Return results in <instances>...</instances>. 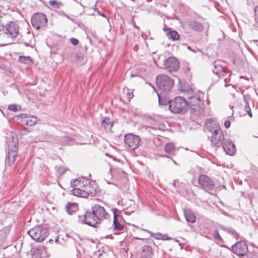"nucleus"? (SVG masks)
<instances>
[{
    "label": "nucleus",
    "mask_w": 258,
    "mask_h": 258,
    "mask_svg": "<svg viewBox=\"0 0 258 258\" xmlns=\"http://www.w3.org/2000/svg\"><path fill=\"white\" fill-rule=\"evenodd\" d=\"M206 124L207 129L212 133L210 139L211 145L216 148L221 147L226 139L224 138L220 126L216 122L210 119L206 120Z\"/></svg>",
    "instance_id": "1"
},
{
    "label": "nucleus",
    "mask_w": 258,
    "mask_h": 258,
    "mask_svg": "<svg viewBox=\"0 0 258 258\" xmlns=\"http://www.w3.org/2000/svg\"><path fill=\"white\" fill-rule=\"evenodd\" d=\"M71 191L74 196L87 198L90 195H94L96 190L94 187L91 186V184L88 180L83 179L82 182L77 185V186L73 188Z\"/></svg>",
    "instance_id": "2"
},
{
    "label": "nucleus",
    "mask_w": 258,
    "mask_h": 258,
    "mask_svg": "<svg viewBox=\"0 0 258 258\" xmlns=\"http://www.w3.org/2000/svg\"><path fill=\"white\" fill-rule=\"evenodd\" d=\"M8 155L6 162L9 166L14 163L18 154V139L14 133H10L8 142Z\"/></svg>",
    "instance_id": "3"
},
{
    "label": "nucleus",
    "mask_w": 258,
    "mask_h": 258,
    "mask_svg": "<svg viewBox=\"0 0 258 258\" xmlns=\"http://www.w3.org/2000/svg\"><path fill=\"white\" fill-rule=\"evenodd\" d=\"M20 27L15 22H10L5 25L0 23V31H3L10 43H13L20 35Z\"/></svg>",
    "instance_id": "4"
},
{
    "label": "nucleus",
    "mask_w": 258,
    "mask_h": 258,
    "mask_svg": "<svg viewBox=\"0 0 258 258\" xmlns=\"http://www.w3.org/2000/svg\"><path fill=\"white\" fill-rule=\"evenodd\" d=\"M201 104V99L197 94L188 97L187 105L190 107V111L192 114L199 115L204 112V109Z\"/></svg>",
    "instance_id": "5"
},
{
    "label": "nucleus",
    "mask_w": 258,
    "mask_h": 258,
    "mask_svg": "<svg viewBox=\"0 0 258 258\" xmlns=\"http://www.w3.org/2000/svg\"><path fill=\"white\" fill-rule=\"evenodd\" d=\"M156 84L160 90L166 92L172 88L173 81L168 76L160 75L156 78Z\"/></svg>",
    "instance_id": "6"
},
{
    "label": "nucleus",
    "mask_w": 258,
    "mask_h": 258,
    "mask_svg": "<svg viewBox=\"0 0 258 258\" xmlns=\"http://www.w3.org/2000/svg\"><path fill=\"white\" fill-rule=\"evenodd\" d=\"M187 105V101L181 97H177L170 103L169 109L176 113L185 111Z\"/></svg>",
    "instance_id": "7"
},
{
    "label": "nucleus",
    "mask_w": 258,
    "mask_h": 258,
    "mask_svg": "<svg viewBox=\"0 0 258 258\" xmlns=\"http://www.w3.org/2000/svg\"><path fill=\"white\" fill-rule=\"evenodd\" d=\"M28 233L33 239L38 242L43 241L48 236L47 229L41 226L35 227Z\"/></svg>",
    "instance_id": "8"
},
{
    "label": "nucleus",
    "mask_w": 258,
    "mask_h": 258,
    "mask_svg": "<svg viewBox=\"0 0 258 258\" xmlns=\"http://www.w3.org/2000/svg\"><path fill=\"white\" fill-rule=\"evenodd\" d=\"M198 183L199 187L206 191H209L215 187V183L213 179L205 174H201L199 176Z\"/></svg>",
    "instance_id": "9"
},
{
    "label": "nucleus",
    "mask_w": 258,
    "mask_h": 258,
    "mask_svg": "<svg viewBox=\"0 0 258 258\" xmlns=\"http://www.w3.org/2000/svg\"><path fill=\"white\" fill-rule=\"evenodd\" d=\"M124 141L125 145L129 149L135 150L139 146L140 138L138 136L129 134L124 136Z\"/></svg>",
    "instance_id": "10"
},
{
    "label": "nucleus",
    "mask_w": 258,
    "mask_h": 258,
    "mask_svg": "<svg viewBox=\"0 0 258 258\" xmlns=\"http://www.w3.org/2000/svg\"><path fill=\"white\" fill-rule=\"evenodd\" d=\"M234 253L239 256L245 255L248 251L247 244L244 241H239L232 246Z\"/></svg>",
    "instance_id": "11"
},
{
    "label": "nucleus",
    "mask_w": 258,
    "mask_h": 258,
    "mask_svg": "<svg viewBox=\"0 0 258 258\" xmlns=\"http://www.w3.org/2000/svg\"><path fill=\"white\" fill-rule=\"evenodd\" d=\"M118 210L116 208L112 209L113 213V230L114 234H117L118 232L121 231L124 228V225L121 222V217L117 215V212Z\"/></svg>",
    "instance_id": "12"
},
{
    "label": "nucleus",
    "mask_w": 258,
    "mask_h": 258,
    "mask_svg": "<svg viewBox=\"0 0 258 258\" xmlns=\"http://www.w3.org/2000/svg\"><path fill=\"white\" fill-rule=\"evenodd\" d=\"M165 68L169 72L177 71L179 67V62L174 57H169L164 62Z\"/></svg>",
    "instance_id": "13"
},
{
    "label": "nucleus",
    "mask_w": 258,
    "mask_h": 258,
    "mask_svg": "<svg viewBox=\"0 0 258 258\" xmlns=\"http://www.w3.org/2000/svg\"><path fill=\"white\" fill-rule=\"evenodd\" d=\"M92 211L100 223L101 221L108 217V215L104 207L99 205H95L92 207Z\"/></svg>",
    "instance_id": "14"
},
{
    "label": "nucleus",
    "mask_w": 258,
    "mask_h": 258,
    "mask_svg": "<svg viewBox=\"0 0 258 258\" xmlns=\"http://www.w3.org/2000/svg\"><path fill=\"white\" fill-rule=\"evenodd\" d=\"M18 117L21 118V121L23 124L28 126L34 125L38 121L36 116L28 114H22L19 115Z\"/></svg>",
    "instance_id": "15"
},
{
    "label": "nucleus",
    "mask_w": 258,
    "mask_h": 258,
    "mask_svg": "<svg viewBox=\"0 0 258 258\" xmlns=\"http://www.w3.org/2000/svg\"><path fill=\"white\" fill-rule=\"evenodd\" d=\"M84 220L85 223L92 227H95L100 223L93 211L87 212L84 215Z\"/></svg>",
    "instance_id": "16"
},
{
    "label": "nucleus",
    "mask_w": 258,
    "mask_h": 258,
    "mask_svg": "<svg viewBox=\"0 0 258 258\" xmlns=\"http://www.w3.org/2000/svg\"><path fill=\"white\" fill-rule=\"evenodd\" d=\"M31 21L33 27L38 30L47 23V17H31Z\"/></svg>",
    "instance_id": "17"
},
{
    "label": "nucleus",
    "mask_w": 258,
    "mask_h": 258,
    "mask_svg": "<svg viewBox=\"0 0 258 258\" xmlns=\"http://www.w3.org/2000/svg\"><path fill=\"white\" fill-rule=\"evenodd\" d=\"M224 151L227 154L233 155L235 153V147L234 145L229 139H226L222 144Z\"/></svg>",
    "instance_id": "18"
},
{
    "label": "nucleus",
    "mask_w": 258,
    "mask_h": 258,
    "mask_svg": "<svg viewBox=\"0 0 258 258\" xmlns=\"http://www.w3.org/2000/svg\"><path fill=\"white\" fill-rule=\"evenodd\" d=\"M153 252L152 247L149 245H144L142 248L140 258H152Z\"/></svg>",
    "instance_id": "19"
},
{
    "label": "nucleus",
    "mask_w": 258,
    "mask_h": 258,
    "mask_svg": "<svg viewBox=\"0 0 258 258\" xmlns=\"http://www.w3.org/2000/svg\"><path fill=\"white\" fill-rule=\"evenodd\" d=\"M184 215L186 220L190 223H195L196 220L195 214L189 209L184 211Z\"/></svg>",
    "instance_id": "20"
},
{
    "label": "nucleus",
    "mask_w": 258,
    "mask_h": 258,
    "mask_svg": "<svg viewBox=\"0 0 258 258\" xmlns=\"http://www.w3.org/2000/svg\"><path fill=\"white\" fill-rule=\"evenodd\" d=\"M163 30L166 32V35L169 39H171L173 40L178 39L179 35L176 31L171 30L170 28H166L165 26Z\"/></svg>",
    "instance_id": "21"
},
{
    "label": "nucleus",
    "mask_w": 258,
    "mask_h": 258,
    "mask_svg": "<svg viewBox=\"0 0 258 258\" xmlns=\"http://www.w3.org/2000/svg\"><path fill=\"white\" fill-rule=\"evenodd\" d=\"M66 210L69 214L72 215L78 210V205L75 203H69L66 206Z\"/></svg>",
    "instance_id": "22"
},
{
    "label": "nucleus",
    "mask_w": 258,
    "mask_h": 258,
    "mask_svg": "<svg viewBox=\"0 0 258 258\" xmlns=\"http://www.w3.org/2000/svg\"><path fill=\"white\" fill-rule=\"evenodd\" d=\"M189 25L191 29L197 31H202L203 30V26L202 24L196 21L191 22Z\"/></svg>",
    "instance_id": "23"
},
{
    "label": "nucleus",
    "mask_w": 258,
    "mask_h": 258,
    "mask_svg": "<svg viewBox=\"0 0 258 258\" xmlns=\"http://www.w3.org/2000/svg\"><path fill=\"white\" fill-rule=\"evenodd\" d=\"M101 125L105 130L108 131L111 130L112 123L110 119L107 117L104 118L101 121Z\"/></svg>",
    "instance_id": "24"
},
{
    "label": "nucleus",
    "mask_w": 258,
    "mask_h": 258,
    "mask_svg": "<svg viewBox=\"0 0 258 258\" xmlns=\"http://www.w3.org/2000/svg\"><path fill=\"white\" fill-rule=\"evenodd\" d=\"M123 93L128 101H130L134 96L133 90L127 88L125 87L123 89Z\"/></svg>",
    "instance_id": "25"
},
{
    "label": "nucleus",
    "mask_w": 258,
    "mask_h": 258,
    "mask_svg": "<svg viewBox=\"0 0 258 258\" xmlns=\"http://www.w3.org/2000/svg\"><path fill=\"white\" fill-rule=\"evenodd\" d=\"M165 152L170 155L173 154L175 151V147L173 143H167L165 147Z\"/></svg>",
    "instance_id": "26"
},
{
    "label": "nucleus",
    "mask_w": 258,
    "mask_h": 258,
    "mask_svg": "<svg viewBox=\"0 0 258 258\" xmlns=\"http://www.w3.org/2000/svg\"><path fill=\"white\" fill-rule=\"evenodd\" d=\"M49 4L53 9H59L63 6L61 2L56 0H50L49 1Z\"/></svg>",
    "instance_id": "27"
},
{
    "label": "nucleus",
    "mask_w": 258,
    "mask_h": 258,
    "mask_svg": "<svg viewBox=\"0 0 258 258\" xmlns=\"http://www.w3.org/2000/svg\"><path fill=\"white\" fill-rule=\"evenodd\" d=\"M159 103L160 105H166L171 101H170L167 98L163 97L161 95L158 94Z\"/></svg>",
    "instance_id": "28"
},
{
    "label": "nucleus",
    "mask_w": 258,
    "mask_h": 258,
    "mask_svg": "<svg viewBox=\"0 0 258 258\" xmlns=\"http://www.w3.org/2000/svg\"><path fill=\"white\" fill-rule=\"evenodd\" d=\"M83 179H85L84 178L81 177L79 178H76L75 179H73L71 181V186L74 188L77 186V185L80 184L82 182Z\"/></svg>",
    "instance_id": "29"
},
{
    "label": "nucleus",
    "mask_w": 258,
    "mask_h": 258,
    "mask_svg": "<svg viewBox=\"0 0 258 258\" xmlns=\"http://www.w3.org/2000/svg\"><path fill=\"white\" fill-rule=\"evenodd\" d=\"M223 68L222 66L220 64H215L214 65V68L213 70V72L214 74H216L217 75H219L220 73L223 70Z\"/></svg>",
    "instance_id": "30"
},
{
    "label": "nucleus",
    "mask_w": 258,
    "mask_h": 258,
    "mask_svg": "<svg viewBox=\"0 0 258 258\" xmlns=\"http://www.w3.org/2000/svg\"><path fill=\"white\" fill-rule=\"evenodd\" d=\"M244 110L246 112L250 117H252V113L251 112L250 108L249 106V104L247 102H245V105L244 107Z\"/></svg>",
    "instance_id": "31"
},
{
    "label": "nucleus",
    "mask_w": 258,
    "mask_h": 258,
    "mask_svg": "<svg viewBox=\"0 0 258 258\" xmlns=\"http://www.w3.org/2000/svg\"><path fill=\"white\" fill-rule=\"evenodd\" d=\"M213 236H214V238L219 241H223V239L222 238H221V237L220 236L219 232L217 231H215L214 232V233H213Z\"/></svg>",
    "instance_id": "32"
},
{
    "label": "nucleus",
    "mask_w": 258,
    "mask_h": 258,
    "mask_svg": "<svg viewBox=\"0 0 258 258\" xmlns=\"http://www.w3.org/2000/svg\"><path fill=\"white\" fill-rule=\"evenodd\" d=\"M18 107L16 104H11L8 106V109L13 111H16L18 110Z\"/></svg>",
    "instance_id": "33"
},
{
    "label": "nucleus",
    "mask_w": 258,
    "mask_h": 258,
    "mask_svg": "<svg viewBox=\"0 0 258 258\" xmlns=\"http://www.w3.org/2000/svg\"><path fill=\"white\" fill-rule=\"evenodd\" d=\"M70 41L73 45H77L79 43L78 40L74 38H71Z\"/></svg>",
    "instance_id": "34"
},
{
    "label": "nucleus",
    "mask_w": 258,
    "mask_h": 258,
    "mask_svg": "<svg viewBox=\"0 0 258 258\" xmlns=\"http://www.w3.org/2000/svg\"><path fill=\"white\" fill-rule=\"evenodd\" d=\"M151 236L154 237V238H155L156 239H160L162 238V235L160 234H158V233H156V234L153 233V234H152Z\"/></svg>",
    "instance_id": "35"
},
{
    "label": "nucleus",
    "mask_w": 258,
    "mask_h": 258,
    "mask_svg": "<svg viewBox=\"0 0 258 258\" xmlns=\"http://www.w3.org/2000/svg\"><path fill=\"white\" fill-rule=\"evenodd\" d=\"M28 59H29L28 57H26L25 56H20V58H19V60L21 62H25V63H26V61L28 60Z\"/></svg>",
    "instance_id": "36"
},
{
    "label": "nucleus",
    "mask_w": 258,
    "mask_h": 258,
    "mask_svg": "<svg viewBox=\"0 0 258 258\" xmlns=\"http://www.w3.org/2000/svg\"><path fill=\"white\" fill-rule=\"evenodd\" d=\"M224 126L226 128H228L230 126V122L228 120H226L224 122Z\"/></svg>",
    "instance_id": "37"
},
{
    "label": "nucleus",
    "mask_w": 258,
    "mask_h": 258,
    "mask_svg": "<svg viewBox=\"0 0 258 258\" xmlns=\"http://www.w3.org/2000/svg\"><path fill=\"white\" fill-rule=\"evenodd\" d=\"M230 232H231L233 236L235 237L237 239H238V234L234 230H230Z\"/></svg>",
    "instance_id": "38"
},
{
    "label": "nucleus",
    "mask_w": 258,
    "mask_h": 258,
    "mask_svg": "<svg viewBox=\"0 0 258 258\" xmlns=\"http://www.w3.org/2000/svg\"><path fill=\"white\" fill-rule=\"evenodd\" d=\"M226 71L225 70V69L223 68V70L221 72V73H220V74H219V76H225L226 74Z\"/></svg>",
    "instance_id": "39"
},
{
    "label": "nucleus",
    "mask_w": 258,
    "mask_h": 258,
    "mask_svg": "<svg viewBox=\"0 0 258 258\" xmlns=\"http://www.w3.org/2000/svg\"><path fill=\"white\" fill-rule=\"evenodd\" d=\"M254 13L255 16H258V6L254 8Z\"/></svg>",
    "instance_id": "40"
},
{
    "label": "nucleus",
    "mask_w": 258,
    "mask_h": 258,
    "mask_svg": "<svg viewBox=\"0 0 258 258\" xmlns=\"http://www.w3.org/2000/svg\"><path fill=\"white\" fill-rule=\"evenodd\" d=\"M254 25H255L256 27H258V17H254Z\"/></svg>",
    "instance_id": "41"
},
{
    "label": "nucleus",
    "mask_w": 258,
    "mask_h": 258,
    "mask_svg": "<svg viewBox=\"0 0 258 258\" xmlns=\"http://www.w3.org/2000/svg\"><path fill=\"white\" fill-rule=\"evenodd\" d=\"M97 12L98 14L100 16H103V17L105 16V15L103 13H102L101 12H99V11L97 10Z\"/></svg>",
    "instance_id": "42"
},
{
    "label": "nucleus",
    "mask_w": 258,
    "mask_h": 258,
    "mask_svg": "<svg viewBox=\"0 0 258 258\" xmlns=\"http://www.w3.org/2000/svg\"><path fill=\"white\" fill-rule=\"evenodd\" d=\"M176 180H174L172 183V184L173 186H175V182H176Z\"/></svg>",
    "instance_id": "43"
},
{
    "label": "nucleus",
    "mask_w": 258,
    "mask_h": 258,
    "mask_svg": "<svg viewBox=\"0 0 258 258\" xmlns=\"http://www.w3.org/2000/svg\"><path fill=\"white\" fill-rule=\"evenodd\" d=\"M172 161L175 164L177 165V163L174 160H172Z\"/></svg>",
    "instance_id": "44"
},
{
    "label": "nucleus",
    "mask_w": 258,
    "mask_h": 258,
    "mask_svg": "<svg viewBox=\"0 0 258 258\" xmlns=\"http://www.w3.org/2000/svg\"><path fill=\"white\" fill-rule=\"evenodd\" d=\"M65 138L67 139V141H69V138H68V137H65Z\"/></svg>",
    "instance_id": "45"
},
{
    "label": "nucleus",
    "mask_w": 258,
    "mask_h": 258,
    "mask_svg": "<svg viewBox=\"0 0 258 258\" xmlns=\"http://www.w3.org/2000/svg\"><path fill=\"white\" fill-rule=\"evenodd\" d=\"M42 16H45V15L44 14H42Z\"/></svg>",
    "instance_id": "46"
},
{
    "label": "nucleus",
    "mask_w": 258,
    "mask_h": 258,
    "mask_svg": "<svg viewBox=\"0 0 258 258\" xmlns=\"http://www.w3.org/2000/svg\"><path fill=\"white\" fill-rule=\"evenodd\" d=\"M226 80H227V79H224L225 82H226Z\"/></svg>",
    "instance_id": "47"
},
{
    "label": "nucleus",
    "mask_w": 258,
    "mask_h": 258,
    "mask_svg": "<svg viewBox=\"0 0 258 258\" xmlns=\"http://www.w3.org/2000/svg\"><path fill=\"white\" fill-rule=\"evenodd\" d=\"M36 14H34L33 16H35Z\"/></svg>",
    "instance_id": "48"
},
{
    "label": "nucleus",
    "mask_w": 258,
    "mask_h": 258,
    "mask_svg": "<svg viewBox=\"0 0 258 258\" xmlns=\"http://www.w3.org/2000/svg\"><path fill=\"white\" fill-rule=\"evenodd\" d=\"M58 240V239H55V241H57Z\"/></svg>",
    "instance_id": "49"
}]
</instances>
